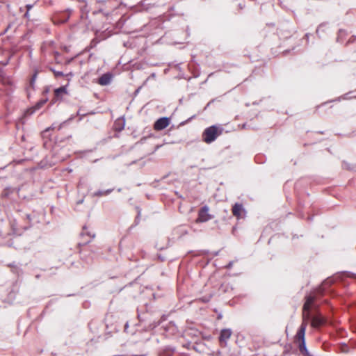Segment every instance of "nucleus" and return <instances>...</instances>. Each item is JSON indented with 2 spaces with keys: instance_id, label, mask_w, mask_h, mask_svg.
I'll return each mask as SVG.
<instances>
[{
  "instance_id": "13",
  "label": "nucleus",
  "mask_w": 356,
  "mask_h": 356,
  "mask_svg": "<svg viewBox=\"0 0 356 356\" xmlns=\"http://www.w3.org/2000/svg\"><path fill=\"white\" fill-rule=\"evenodd\" d=\"M113 190L112 189H110V190H107L106 191H98V192H96L95 193V195L96 196H102V195H108L111 192H112Z\"/></svg>"
},
{
  "instance_id": "7",
  "label": "nucleus",
  "mask_w": 356,
  "mask_h": 356,
  "mask_svg": "<svg viewBox=\"0 0 356 356\" xmlns=\"http://www.w3.org/2000/svg\"><path fill=\"white\" fill-rule=\"evenodd\" d=\"M69 15L66 13L55 15L52 17V21L54 24H62L65 23L69 19Z\"/></svg>"
},
{
  "instance_id": "11",
  "label": "nucleus",
  "mask_w": 356,
  "mask_h": 356,
  "mask_svg": "<svg viewBox=\"0 0 356 356\" xmlns=\"http://www.w3.org/2000/svg\"><path fill=\"white\" fill-rule=\"evenodd\" d=\"M67 89L65 86H62L60 88H58L54 90V95L55 97L58 99L60 98L63 95L67 94Z\"/></svg>"
},
{
  "instance_id": "5",
  "label": "nucleus",
  "mask_w": 356,
  "mask_h": 356,
  "mask_svg": "<svg viewBox=\"0 0 356 356\" xmlns=\"http://www.w3.org/2000/svg\"><path fill=\"white\" fill-rule=\"evenodd\" d=\"M209 209L208 206L202 207L198 213V217L196 219V222H205L212 219L213 216L209 213Z\"/></svg>"
},
{
  "instance_id": "14",
  "label": "nucleus",
  "mask_w": 356,
  "mask_h": 356,
  "mask_svg": "<svg viewBox=\"0 0 356 356\" xmlns=\"http://www.w3.org/2000/svg\"><path fill=\"white\" fill-rule=\"evenodd\" d=\"M54 75H55V76L58 77V76H63V73L62 72L54 71Z\"/></svg>"
},
{
  "instance_id": "16",
  "label": "nucleus",
  "mask_w": 356,
  "mask_h": 356,
  "mask_svg": "<svg viewBox=\"0 0 356 356\" xmlns=\"http://www.w3.org/2000/svg\"><path fill=\"white\" fill-rule=\"evenodd\" d=\"M43 104H44V102H41V103L38 104V107L41 106Z\"/></svg>"
},
{
  "instance_id": "2",
  "label": "nucleus",
  "mask_w": 356,
  "mask_h": 356,
  "mask_svg": "<svg viewBox=\"0 0 356 356\" xmlns=\"http://www.w3.org/2000/svg\"><path fill=\"white\" fill-rule=\"evenodd\" d=\"M222 132V129L218 126L213 125L207 128L202 134L203 141L206 143L213 142Z\"/></svg>"
},
{
  "instance_id": "1",
  "label": "nucleus",
  "mask_w": 356,
  "mask_h": 356,
  "mask_svg": "<svg viewBox=\"0 0 356 356\" xmlns=\"http://www.w3.org/2000/svg\"><path fill=\"white\" fill-rule=\"evenodd\" d=\"M321 293L322 289L319 288L305 296V302L302 311V323L300 328L306 330L309 322L311 321L312 309H316L318 306L317 300Z\"/></svg>"
},
{
  "instance_id": "8",
  "label": "nucleus",
  "mask_w": 356,
  "mask_h": 356,
  "mask_svg": "<svg viewBox=\"0 0 356 356\" xmlns=\"http://www.w3.org/2000/svg\"><path fill=\"white\" fill-rule=\"evenodd\" d=\"M232 332L230 329H223L220 332L219 337L220 343L224 346L226 345L227 340L230 338Z\"/></svg>"
},
{
  "instance_id": "9",
  "label": "nucleus",
  "mask_w": 356,
  "mask_h": 356,
  "mask_svg": "<svg viewBox=\"0 0 356 356\" xmlns=\"http://www.w3.org/2000/svg\"><path fill=\"white\" fill-rule=\"evenodd\" d=\"M81 237L84 238L87 236L88 238L86 239L85 243H89L91 239L95 237V233L88 230V227L87 226H84L83 227V231L81 234Z\"/></svg>"
},
{
  "instance_id": "3",
  "label": "nucleus",
  "mask_w": 356,
  "mask_h": 356,
  "mask_svg": "<svg viewBox=\"0 0 356 356\" xmlns=\"http://www.w3.org/2000/svg\"><path fill=\"white\" fill-rule=\"evenodd\" d=\"M318 306L319 305L318 304L316 309H312L314 315L312 314L311 326L314 328H318L325 323V318L321 315L318 309Z\"/></svg>"
},
{
  "instance_id": "10",
  "label": "nucleus",
  "mask_w": 356,
  "mask_h": 356,
  "mask_svg": "<svg viewBox=\"0 0 356 356\" xmlns=\"http://www.w3.org/2000/svg\"><path fill=\"white\" fill-rule=\"evenodd\" d=\"M243 212V208L242 204L236 203L233 206L232 213L234 216L240 218L242 216Z\"/></svg>"
},
{
  "instance_id": "15",
  "label": "nucleus",
  "mask_w": 356,
  "mask_h": 356,
  "mask_svg": "<svg viewBox=\"0 0 356 356\" xmlns=\"http://www.w3.org/2000/svg\"><path fill=\"white\" fill-rule=\"evenodd\" d=\"M26 8H27V12L25 13L24 16L28 17L29 16V11L30 10V9L32 8V6L31 5H27L26 6Z\"/></svg>"
},
{
  "instance_id": "4",
  "label": "nucleus",
  "mask_w": 356,
  "mask_h": 356,
  "mask_svg": "<svg viewBox=\"0 0 356 356\" xmlns=\"http://www.w3.org/2000/svg\"><path fill=\"white\" fill-rule=\"evenodd\" d=\"M305 331L306 330H304V328L299 327L295 336V342L298 343L299 350L302 353H305L307 352L305 339Z\"/></svg>"
},
{
  "instance_id": "12",
  "label": "nucleus",
  "mask_w": 356,
  "mask_h": 356,
  "mask_svg": "<svg viewBox=\"0 0 356 356\" xmlns=\"http://www.w3.org/2000/svg\"><path fill=\"white\" fill-rule=\"evenodd\" d=\"M111 77L108 74H104L99 79V83L105 86L109 83Z\"/></svg>"
},
{
  "instance_id": "6",
  "label": "nucleus",
  "mask_w": 356,
  "mask_h": 356,
  "mask_svg": "<svg viewBox=\"0 0 356 356\" xmlns=\"http://www.w3.org/2000/svg\"><path fill=\"white\" fill-rule=\"evenodd\" d=\"M170 124V119L168 118H161L158 119L154 124V129L156 131H161Z\"/></svg>"
}]
</instances>
